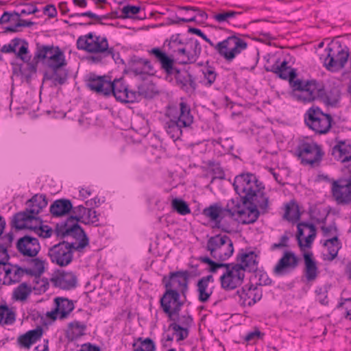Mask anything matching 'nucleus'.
Returning a JSON list of instances; mask_svg holds the SVG:
<instances>
[{"label":"nucleus","instance_id":"1","mask_svg":"<svg viewBox=\"0 0 351 351\" xmlns=\"http://www.w3.org/2000/svg\"><path fill=\"white\" fill-rule=\"evenodd\" d=\"M267 71L276 73L280 78L288 80L293 90V97L298 101L304 103L311 102L318 97L326 98L328 104L335 106L339 99L338 93L333 97L326 95L323 85L315 80H295L297 73L295 69L288 66L285 60L278 64V61L271 66Z\"/></svg>","mask_w":351,"mask_h":351},{"label":"nucleus","instance_id":"2","mask_svg":"<svg viewBox=\"0 0 351 351\" xmlns=\"http://www.w3.org/2000/svg\"><path fill=\"white\" fill-rule=\"evenodd\" d=\"M240 200L230 199L225 207L218 204L210 205L205 208L202 213L215 223V226L222 231L230 233L232 232L234 219L241 221L243 224L254 223L260 215L258 209L242 208L243 204Z\"/></svg>","mask_w":351,"mask_h":351},{"label":"nucleus","instance_id":"3","mask_svg":"<svg viewBox=\"0 0 351 351\" xmlns=\"http://www.w3.org/2000/svg\"><path fill=\"white\" fill-rule=\"evenodd\" d=\"M233 186L239 195L232 199L240 200L242 208H260L263 213L267 212L269 198L266 196L265 186L256 176L251 173H243L234 178Z\"/></svg>","mask_w":351,"mask_h":351},{"label":"nucleus","instance_id":"4","mask_svg":"<svg viewBox=\"0 0 351 351\" xmlns=\"http://www.w3.org/2000/svg\"><path fill=\"white\" fill-rule=\"evenodd\" d=\"M149 53L160 62L161 69L168 76L173 75L176 85L186 93L193 92L197 88L195 78L186 69H179L174 66L173 58L160 48L152 49Z\"/></svg>","mask_w":351,"mask_h":351},{"label":"nucleus","instance_id":"5","mask_svg":"<svg viewBox=\"0 0 351 351\" xmlns=\"http://www.w3.org/2000/svg\"><path fill=\"white\" fill-rule=\"evenodd\" d=\"M89 244L88 239L73 241L63 240L49 249L48 256L53 263L60 267H66L73 259V252H82Z\"/></svg>","mask_w":351,"mask_h":351},{"label":"nucleus","instance_id":"6","mask_svg":"<svg viewBox=\"0 0 351 351\" xmlns=\"http://www.w3.org/2000/svg\"><path fill=\"white\" fill-rule=\"evenodd\" d=\"M43 60H47L49 67H63L66 64L64 54L58 47L36 43L34 56L35 62H29L27 64L29 72L36 73L38 61Z\"/></svg>","mask_w":351,"mask_h":351},{"label":"nucleus","instance_id":"7","mask_svg":"<svg viewBox=\"0 0 351 351\" xmlns=\"http://www.w3.org/2000/svg\"><path fill=\"white\" fill-rule=\"evenodd\" d=\"M107 96L112 95L117 101L121 103H134L138 101L140 96L145 97L149 96L145 84L138 86L137 91L129 90L128 86L122 78L110 81Z\"/></svg>","mask_w":351,"mask_h":351},{"label":"nucleus","instance_id":"8","mask_svg":"<svg viewBox=\"0 0 351 351\" xmlns=\"http://www.w3.org/2000/svg\"><path fill=\"white\" fill-rule=\"evenodd\" d=\"M247 47V42L234 34L217 43L215 50L225 60L230 62Z\"/></svg>","mask_w":351,"mask_h":351},{"label":"nucleus","instance_id":"9","mask_svg":"<svg viewBox=\"0 0 351 351\" xmlns=\"http://www.w3.org/2000/svg\"><path fill=\"white\" fill-rule=\"evenodd\" d=\"M332 121V117L329 114L324 113L319 107L312 106L304 114L306 126L319 134L328 132Z\"/></svg>","mask_w":351,"mask_h":351},{"label":"nucleus","instance_id":"10","mask_svg":"<svg viewBox=\"0 0 351 351\" xmlns=\"http://www.w3.org/2000/svg\"><path fill=\"white\" fill-rule=\"evenodd\" d=\"M189 278L190 274L186 270L173 271L170 272L169 276H163L162 282L165 291L172 290L181 294L182 298L186 299Z\"/></svg>","mask_w":351,"mask_h":351},{"label":"nucleus","instance_id":"11","mask_svg":"<svg viewBox=\"0 0 351 351\" xmlns=\"http://www.w3.org/2000/svg\"><path fill=\"white\" fill-rule=\"evenodd\" d=\"M296 152L297 156L301 160V163L311 167L318 166L324 156L322 147L313 142L300 143Z\"/></svg>","mask_w":351,"mask_h":351},{"label":"nucleus","instance_id":"12","mask_svg":"<svg viewBox=\"0 0 351 351\" xmlns=\"http://www.w3.org/2000/svg\"><path fill=\"white\" fill-rule=\"evenodd\" d=\"M182 295L172 290L165 291L160 299V304L163 312L170 320L175 321L179 315L186 299L181 298Z\"/></svg>","mask_w":351,"mask_h":351},{"label":"nucleus","instance_id":"13","mask_svg":"<svg viewBox=\"0 0 351 351\" xmlns=\"http://www.w3.org/2000/svg\"><path fill=\"white\" fill-rule=\"evenodd\" d=\"M328 51L325 65L328 70H337L344 67L349 58L348 50L342 48L339 43H331L326 49Z\"/></svg>","mask_w":351,"mask_h":351},{"label":"nucleus","instance_id":"14","mask_svg":"<svg viewBox=\"0 0 351 351\" xmlns=\"http://www.w3.org/2000/svg\"><path fill=\"white\" fill-rule=\"evenodd\" d=\"M58 237L73 241H81V239H88L82 228L77 223L69 220L58 223L54 230Z\"/></svg>","mask_w":351,"mask_h":351},{"label":"nucleus","instance_id":"15","mask_svg":"<svg viewBox=\"0 0 351 351\" xmlns=\"http://www.w3.org/2000/svg\"><path fill=\"white\" fill-rule=\"evenodd\" d=\"M166 116L172 117L184 128H191L194 121L190 106L183 101L179 103L178 107L169 108Z\"/></svg>","mask_w":351,"mask_h":351},{"label":"nucleus","instance_id":"16","mask_svg":"<svg viewBox=\"0 0 351 351\" xmlns=\"http://www.w3.org/2000/svg\"><path fill=\"white\" fill-rule=\"evenodd\" d=\"M244 277V272L236 268L234 264H231V266L226 268V272L220 277L221 287L227 291L233 290L241 285Z\"/></svg>","mask_w":351,"mask_h":351},{"label":"nucleus","instance_id":"17","mask_svg":"<svg viewBox=\"0 0 351 351\" xmlns=\"http://www.w3.org/2000/svg\"><path fill=\"white\" fill-rule=\"evenodd\" d=\"M332 193L339 204H351V181L347 179L334 181L332 184Z\"/></svg>","mask_w":351,"mask_h":351},{"label":"nucleus","instance_id":"18","mask_svg":"<svg viewBox=\"0 0 351 351\" xmlns=\"http://www.w3.org/2000/svg\"><path fill=\"white\" fill-rule=\"evenodd\" d=\"M300 258L292 251H285L273 269L276 276H282L294 270L299 265Z\"/></svg>","mask_w":351,"mask_h":351},{"label":"nucleus","instance_id":"19","mask_svg":"<svg viewBox=\"0 0 351 351\" xmlns=\"http://www.w3.org/2000/svg\"><path fill=\"white\" fill-rule=\"evenodd\" d=\"M16 248L24 256L33 258L37 256L41 247L37 238L25 235L17 241Z\"/></svg>","mask_w":351,"mask_h":351},{"label":"nucleus","instance_id":"20","mask_svg":"<svg viewBox=\"0 0 351 351\" xmlns=\"http://www.w3.org/2000/svg\"><path fill=\"white\" fill-rule=\"evenodd\" d=\"M42 223L40 217H34L27 209L16 213L12 219L11 226L16 230L32 229L34 223Z\"/></svg>","mask_w":351,"mask_h":351},{"label":"nucleus","instance_id":"21","mask_svg":"<svg viewBox=\"0 0 351 351\" xmlns=\"http://www.w3.org/2000/svg\"><path fill=\"white\" fill-rule=\"evenodd\" d=\"M186 54H183L182 59L179 60L180 64H193L197 61L202 52L199 42L194 38H186Z\"/></svg>","mask_w":351,"mask_h":351},{"label":"nucleus","instance_id":"22","mask_svg":"<svg viewBox=\"0 0 351 351\" xmlns=\"http://www.w3.org/2000/svg\"><path fill=\"white\" fill-rule=\"evenodd\" d=\"M51 282L56 287L63 290H71L76 287L77 279L73 272H59L51 278Z\"/></svg>","mask_w":351,"mask_h":351},{"label":"nucleus","instance_id":"23","mask_svg":"<svg viewBox=\"0 0 351 351\" xmlns=\"http://www.w3.org/2000/svg\"><path fill=\"white\" fill-rule=\"evenodd\" d=\"M186 38H180V34L172 35L170 38L166 39L163 44V47H167L171 56L179 55L182 57L183 54H186V47L185 45Z\"/></svg>","mask_w":351,"mask_h":351},{"label":"nucleus","instance_id":"24","mask_svg":"<svg viewBox=\"0 0 351 351\" xmlns=\"http://www.w3.org/2000/svg\"><path fill=\"white\" fill-rule=\"evenodd\" d=\"M257 255L254 252L243 253L237 256L239 263L234 264L241 271H256L258 269Z\"/></svg>","mask_w":351,"mask_h":351},{"label":"nucleus","instance_id":"25","mask_svg":"<svg viewBox=\"0 0 351 351\" xmlns=\"http://www.w3.org/2000/svg\"><path fill=\"white\" fill-rule=\"evenodd\" d=\"M89 52L101 53L104 57L110 56L114 59V49L108 47V40L106 37L95 36V40H90Z\"/></svg>","mask_w":351,"mask_h":351},{"label":"nucleus","instance_id":"26","mask_svg":"<svg viewBox=\"0 0 351 351\" xmlns=\"http://www.w3.org/2000/svg\"><path fill=\"white\" fill-rule=\"evenodd\" d=\"M110 81L106 76H97L90 73L87 80V86L98 94L107 96Z\"/></svg>","mask_w":351,"mask_h":351},{"label":"nucleus","instance_id":"27","mask_svg":"<svg viewBox=\"0 0 351 351\" xmlns=\"http://www.w3.org/2000/svg\"><path fill=\"white\" fill-rule=\"evenodd\" d=\"M303 256L305 278L308 282H313L316 280L319 274L317 263L313 258V255L311 252H305Z\"/></svg>","mask_w":351,"mask_h":351},{"label":"nucleus","instance_id":"28","mask_svg":"<svg viewBox=\"0 0 351 351\" xmlns=\"http://www.w3.org/2000/svg\"><path fill=\"white\" fill-rule=\"evenodd\" d=\"M50 71L45 72L43 76L44 81H51L52 85L56 86L57 85L64 84L67 80V72L62 67H49Z\"/></svg>","mask_w":351,"mask_h":351},{"label":"nucleus","instance_id":"29","mask_svg":"<svg viewBox=\"0 0 351 351\" xmlns=\"http://www.w3.org/2000/svg\"><path fill=\"white\" fill-rule=\"evenodd\" d=\"M332 155L341 162L351 160V144L347 141H339L332 149Z\"/></svg>","mask_w":351,"mask_h":351},{"label":"nucleus","instance_id":"30","mask_svg":"<svg viewBox=\"0 0 351 351\" xmlns=\"http://www.w3.org/2000/svg\"><path fill=\"white\" fill-rule=\"evenodd\" d=\"M16 57L23 62L28 63L31 60V55L28 50V43L21 38H14L11 41Z\"/></svg>","mask_w":351,"mask_h":351},{"label":"nucleus","instance_id":"31","mask_svg":"<svg viewBox=\"0 0 351 351\" xmlns=\"http://www.w3.org/2000/svg\"><path fill=\"white\" fill-rule=\"evenodd\" d=\"M26 209L34 217L36 215L47 205L46 196L43 194H36L31 199L27 201Z\"/></svg>","mask_w":351,"mask_h":351},{"label":"nucleus","instance_id":"32","mask_svg":"<svg viewBox=\"0 0 351 351\" xmlns=\"http://www.w3.org/2000/svg\"><path fill=\"white\" fill-rule=\"evenodd\" d=\"M43 329L38 326L34 330H29L18 338V342L21 346L29 349L30 346L36 342L42 337Z\"/></svg>","mask_w":351,"mask_h":351},{"label":"nucleus","instance_id":"33","mask_svg":"<svg viewBox=\"0 0 351 351\" xmlns=\"http://www.w3.org/2000/svg\"><path fill=\"white\" fill-rule=\"evenodd\" d=\"M72 208L73 204L69 199H60L53 202L49 210L52 216L60 217L69 213Z\"/></svg>","mask_w":351,"mask_h":351},{"label":"nucleus","instance_id":"34","mask_svg":"<svg viewBox=\"0 0 351 351\" xmlns=\"http://www.w3.org/2000/svg\"><path fill=\"white\" fill-rule=\"evenodd\" d=\"M237 294L241 299H243L244 302H247V305L251 306L261 300L262 298V291L259 290L257 287L254 288L250 287L247 291L243 288L237 291Z\"/></svg>","mask_w":351,"mask_h":351},{"label":"nucleus","instance_id":"35","mask_svg":"<svg viewBox=\"0 0 351 351\" xmlns=\"http://www.w3.org/2000/svg\"><path fill=\"white\" fill-rule=\"evenodd\" d=\"M241 15V12L234 10H222L219 13L213 15V19L219 23H227L234 27L240 26L237 17Z\"/></svg>","mask_w":351,"mask_h":351},{"label":"nucleus","instance_id":"36","mask_svg":"<svg viewBox=\"0 0 351 351\" xmlns=\"http://www.w3.org/2000/svg\"><path fill=\"white\" fill-rule=\"evenodd\" d=\"M56 308L59 312V318L64 319L68 317L74 309V304L71 300L65 298H56L54 300Z\"/></svg>","mask_w":351,"mask_h":351},{"label":"nucleus","instance_id":"37","mask_svg":"<svg viewBox=\"0 0 351 351\" xmlns=\"http://www.w3.org/2000/svg\"><path fill=\"white\" fill-rule=\"evenodd\" d=\"M226 234H217L208 239L206 244V250L210 252V256L214 258L218 250L226 243L227 238Z\"/></svg>","mask_w":351,"mask_h":351},{"label":"nucleus","instance_id":"38","mask_svg":"<svg viewBox=\"0 0 351 351\" xmlns=\"http://www.w3.org/2000/svg\"><path fill=\"white\" fill-rule=\"evenodd\" d=\"M69 18H78L80 16H87L91 19H93L94 21H90L86 23H79L80 25H92L95 23H99L101 25H105L104 23L102 22L103 20L108 19L110 18L109 14H98L91 11H87L82 13H75L71 14L69 16Z\"/></svg>","mask_w":351,"mask_h":351},{"label":"nucleus","instance_id":"39","mask_svg":"<svg viewBox=\"0 0 351 351\" xmlns=\"http://www.w3.org/2000/svg\"><path fill=\"white\" fill-rule=\"evenodd\" d=\"M169 120L167 121L164 128L169 136L175 141L180 139L182 136V129L184 128L172 117H169Z\"/></svg>","mask_w":351,"mask_h":351},{"label":"nucleus","instance_id":"40","mask_svg":"<svg viewBox=\"0 0 351 351\" xmlns=\"http://www.w3.org/2000/svg\"><path fill=\"white\" fill-rule=\"evenodd\" d=\"M225 241L226 243L218 250V252L213 258L220 262L228 259L234 252L233 243L228 236Z\"/></svg>","mask_w":351,"mask_h":351},{"label":"nucleus","instance_id":"41","mask_svg":"<svg viewBox=\"0 0 351 351\" xmlns=\"http://www.w3.org/2000/svg\"><path fill=\"white\" fill-rule=\"evenodd\" d=\"M30 267L27 268L26 274L34 276H40L45 271V261L39 258L33 257L29 261Z\"/></svg>","mask_w":351,"mask_h":351},{"label":"nucleus","instance_id":"42","mask_svg":"<svg viewBox=\"0 0 351 351\" xmlns=\"http://www.w3.org/2000/svg\"><path fill=\"white\" fill-rule=\"evenodd\" d=\"M3 270L5 271L7 277L10 278L12 281L19 282L20 278L26 274L27 269H23L18 265H9L3 266Z\"/></svg>","mask_w":351,"mask_h":351},{"label":"nucleus","instance_id":"43","mask_svg":"<svg viewBox=\"0 0 351 351\" xmlns=\"http://www.w3.org/2000/svg\"><path fill=\"white\" fill-rule=\"evenodd\" d=\"M324 245L328 247L330 255L328 260L332 261L337 257L339 250L341 248V243L338 237L335 236L331 239H327L324 243Z\"/></svg>","mask_w":351,"mask_h":351},{"label":"nucleus","instance_id":"44","mask_svg":"<svg viewBox=\"0 0 351 351\" xmlns=\"http://www.w3.org/2000/svg\"><path fill=\"white\" fill-rule=\"evenodd\" d=\"M283 217L288 221L299 220L300 218V213L298 206L295 203L287 204Z\"/></svg>","mask_w":351,"mask_h":351},{"label":"nucleus","instance_id":"45","mask_svg":"<svg viewBox=\"0 0 351 351\" xmlns=\"http://www.w3.org/2000/svg\"><path fill=\"white\" fill-rule=\"evenodd\" d=\"M197 291L198 300L202 303L208 302L213 293V291L208 289V285L198 281L197 283Z\"/></svg>","mask_w":351,"mask_h":351},{"label":"nucleus","instance_id":"46","mask_svg":"<svg viewBox=\"0 0 351 351\" xmlns=\"http://www.w3.org/2000/svg\"><path fill=\"white\" fill-rule=\"evenodd\" d=\"M32 293V288L27 283L23 282L19 285L14 291L13 296L16 300L23 301Z\"/></svg>","mask_w":351,"mask_h":351},{"label":"nucleus","instance_id":"47","mask_svg":"<svg viewBox=\"0 0 351 351\" xmlns=\"http://www.w3.org/2000/svg\"><path fill=\"white\" fill-rule=\"evenodd\" d=\"M155 344L149 338H146L143 341L139 338L137 342L133 343L134 351H155Z\"/></svg>","mask_w":351,"mask_h":351},{"label":"nucleus","instance_id":"48","mask_svg":"<svg viewBox=\"0 0 351 351\" xmlns=\"http://www.w3.org/2000/svg\"><path fill=\"white\" fill-rule=\"evenodd\" d=\"M206 82L204 83L206 86H211L216 80L217 73L213 66L208 65L206 62V66L202 70Z\"/></svg>","mask_w":351,"mask_h":351},{"label":"nucleus","instance_id":"49","mask_svg":"<svg viewBox=\"0 0 351 351\" xmlns=\"http://www.w3.org/2000/svg\"><path fill=\"white\" fill-rule=\"evenodd\" d=\"M12 324L15 321V313L6 305L0 306V323Z\"/></svg>","mask_w":351,"mask_h":351},{"label":"nucleus","instance_id":"50","mask_svg":"<svg viewBox=\"0 0 351 351\" xmlns=\"http://www.w3.org/2000/svg\"><path fill=\"white\" fill-rule=\"evenodd\" d=\"M169 328L174 331V335L178 337V341L184 340L189 336V330L187 328H184L175 322L169 324Z\"/></svg>","mask_w":351,"mask_h":351},{"label":"nucleus","instance_id":"51","mask_svg":"<svg viewBox=\"0 0 351 351\" xmlns=\"http://www.w3.org/2000/svg\"><path fill=\"white\" fill-rule=\"evenodd\" d=\"M89 208H87L82 205H80L77 206H73V208L71 211L74 214V215H72L69 217V220L71 221H75V223H77L78 221H81V219H82L84 216H86V213H88Z\"/></svg>","mask_w":351,"mask_h":351},{"label":"nucleus","instance_id":"52","mask_svg":"<svg viewBox=\"0 0 351 351\" xmlns=\"http://www.w3.org/2000/svg\"><path fill=\"white\" fill-rule=\"evenodd\" d=\"M40 224L41 223H35L32 230H33L36 234L40 237H43V239L49 238L53 232L52 228L48 226H43Z\"/></svg>","mask_w":351,"mask_h":351},{"label":"nucleus","instance_id":"53","mask_svg":"<svg viewBox=\"0 0 351 351\" xmlns=\"http://www.w3.org/2000/svg\"><path fill=\"white\" fill-rule=\"evenodd\" d=\"M171 204L173 208L180 215H185L191 213L188 204L182 199H173Z\"/></svg>","mask_w":351,"mask_h":351},{"label":"nucleus","instance_id":"54","mask_svg":"<svg viewBox=\"0 0 351 351\" xmlns=\"http://www.w3.org/2000/svg\"><path fill=\"white\" fill-rule=\"evenodd\" d=\"M139 64L143 65L142 69L143 70H138L137 69H135V75H143V74H149V75H153L154 74V66L151 64V62L148 60L143 59V58H139Z\"/></svg>","mask_w":351,"mask_h":351},{"label":"nucleus","instance_id":"55","mask_svg":"<svg viewBox=\"0 0 351 351\" xmlns=\"http://www.w3.org/2000/svg\"><path fill=\"white\" fill-rule=\"evenodd\" d=\"M69 327L73 330V335L76 337L83 336L86 329V325L78 321L71 322L69 324Z\"/></svg>","mask_w":351,"mask_h":351},{"label":"nucleus","instance_id":"56","mask_svg":"<svg viewBox=\"0 0 351 351\" xmlns=\"http://www.w3.org/2000/svg\"><path fill=\"white\" fill-rule=\"evenodd\" d=\"M141 8L135 5H128L122 8L121 19L132 18L133 15L139 13Z\"/></svg>","mask_w":351,"mask_h":351},{"label":"nucleus","instance_id":"57","mask_svg":"<svg viewBox=\"0 0 351 351\" xmlns=\"http://www.w3.org/2000/svg\"><path fill=\"white\" fill-rule=\"evenodd\" d=\"M317 300L322 304L326 306L328 304V289L326 287H317L315 290Z\"/></svg>","mask_w":351,"mask_h":351},{"label":"nucleus","instance_id":"58","mask_svg":"<svg viewBox=\"0 0 351 351\" xmlns=\"http://www.w3.org/2000/svg\"><path fill=\"white\" fill-rule=\"evenodd\" d=\"M37 12H38V10L35 5L27 3L24 4V8L21 10L20 12H14V16L19 19L21 15L35 14Z\"/></svg>","mask_w":351,"mask_h":351},{"label":"nucleus","instance_id":"59","mask_svg":"<svg viewBox=\"0 0 351 351\" xmlns=\"http://www.w3.org/2000/svg\"><path fill=\"white\" fill-rule=\"evenodd\" d=\"M14 240V235L12 232H9L1 238V243H0V248L5 250V252H8V249L11 247L12 243Z\"/></svg>","mask_w":351,"mask_h":351},{"label":"nucleus","instance_id":"60","mask_svg":"<svg viewBox=\"0 0 351 351\" xmlns=\"http://www.w3.org/2000/svg\"><path fill=\"white\" fill-rule=\"evenodd\" d=\"M86 216L87 221H82V222L84 223L95 224L96 226H98L97 223L99 221V215L95 210H92V208H89Z\"/></svg>","mask_w":351,"mask_h":351},{"label":"nucleus","instance_id":"61","mask_svg":"<svg viewBox=\"0 0 351 351\" xmlns=\"http://www.w3.org/2000/svg\"><path fill=\"white\" fill-rule=\"evenodd\" d=\"M289 240V237L287 232H285L282 236H281L279 243H274L271 245V250H275L276 249L288 247L289 246V245H288Z\"/></svg>","mask_w":351,"mask_h":351},{"label":"nucleus","instance_id":"62","mask_svg":"<svg viewBox=\"0 0 351 351\" xmlns=\"http://www.w3.org/2000/svg\"><path fill=\"white\" fill-rule=\"evenodd\" d=\"M77 47L79 49H82L89 52L90 40L83 36L79 37L77 40Z\"/></svg>","mask_w":351,"mask_h":351},{"label":"nucleus","instance_id":"63","mask_svg":"<svg viewBox=\"0 0 351 351\" xmlns=\"http://www.w3.org/2000/svg\"><path fill=\"white\" fill-rule=\"evenodd\" d=\"M261 335H262V334L260 330H255L254 331L248 332L245 335L244 339L247 342H252V341H255L257 339H258Z\"/></svg>","mask_w":351,"mask_h":351},{"label":"nucleus","instance_id":"64","mask_svg":"<svg viewBox=\"0 0 351 351\" xmlns=\"http://www.w3.org/2000/svg\"><path fill=\"white\" fill-rule=\"evenodd\" d=\"M303 228H305V222H300L298 224V233H297V239L298 241V245L301 250H303L304 244L302 243L301 237L304 235V230Z\"/></svg>","mask_w":351,"mask_h":351}]
</instances>
